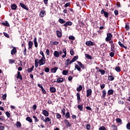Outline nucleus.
<instances>
[{"label":"nucleus","mask_w":130,"mask_h":130,"mask_svg":"<svg viewBox=\"0 0 130 130\" xmlns=\"http://www.w3.org/2000/svg\"><path fill=\"white\" fill-rule=\"evenodd\" d=\"M45 64V58H41V59H36L35 60V67L36 68H38V66H43Z\"/></svg>","instance_id":"f257e3e1"},{"label":"nucleus","mask_w":130,"mask_h":130,"mask_svg":"<svg viewBox=\"0 0 130 130\" xmlns=\"http://www.w3.org/2000/svg\"><path fill=\"white\" fill-rule=\"evenodd\" d=\"M113 36L111 33H108L107 34V37L105 39L106 41L107 42L108 41H110L111 39L112 38Z\"/></svg>","instance_id":"f03ea898"},{"label":"nucleus","mask_w":130,"mask_h":130,"mask_svg":"<svg viewBox=\"0 0 130 130\" xmlns=\"http://www.w3.org/2000/svg\"><path fill=\"white\" fill-rule=\"evenodd\" d=\"M101 14L102 15H103V14H104L105 18H108V16L109 15V14H108L107 12L104 11V9H102L101 10Z\"/></svg>","instance_id":"7ed1b4c3"},{"label":"nucleus","mask_w":130,"mask_h":130,"mask_svg":"<svg viewBox=\"0 0 130 130\" xmlns=\"http://www.w3.org/2000/svg\"><path fill=\"white\" fill-rule=\"evenodd\" d=\"M77 62L79 66V67L81 68V69H83V70H86V66L83 64V63H82V62H81L80 61H77Z\"/></svg>","instance_id":"20e7f679"},{"label":"nucleus","mask_w":130,"mask_h":130,"mask_svg":"<svg viewBox=\"0 0 130 130\" xmlns=\"http://www.w3.org/2000/svg\"><path fill=\"white\" fill-rule=\"evenodd\" d=\"M85 44L87 46H93L95 43L91 41H88L86 42Z\"/></svg>","instance_id":"39448f33"},{"label":"nucleus","mask_w":130,"mask_h":130,"mask_svg":"<svg viewBox=\"0 0 130 130\" xmlns=\"http://www.w3.org/2000/svg\"><path fill=\"white\" fill-rule=\"evenodd\" d=\"M72 25H73V22H72V21H67L63 25V26H64V27H68V26H72Z\"/></svg>","instance_id":"423d86ee"},{"label":"nucleus","mask_w":130,"mask_h":130,"mask_svg":"<svg viewBox=\"0 0 130 130\" xmlns=\"http://www.w3.org/2000/svg\"><path fill=\"white\" fill-rule=\"evenodd\" d=\"M64 122L66 125L67 126V127L72 126V124H70V122H69V120L65 119L64 120Z\"/></svg>","instance_id":"0eeeda50"},{"label":"nucleus","mask_w":130,"mask_h":130,"mask_svg":"<svg viewBox=\"0 0 130 130\" xmlns=\"http://www.w3.org/2000/svg\"><path fill=\"white\" fill-rule=\"evenodd\" d=\"M86 96L87 97H89V96H91V95H92V89H87L86 91Z\"/></svg>","instance_id":"6e6552de"},{"label":"nucleus","mask_w":130,"mask_h":130,"mask_svg":"<svg viewBox=\"0 0 130 130\" xmlns=\"http://www.w3.org/2000/svg\"><path fill=\"white\" fill-rule=\"evenodd\" d=\"M55 82L58 83H62V82H63V78H58V79H57V81H53L54 83H55Z\"/></svg>","instance_id":"1a4fd4ad"},{"label":"nucleus","mask_w":130,"mask_h":130,"mask_svg":"<svg viewBox=\"0 0 130 130\" xmlns=\"http://www.w3.org/2000/svg\"><path fill=\"white\" fill-rule=\"evenodd\" d=\"M78 58H79L78 56H74L73 58V59H72V60L70 62V63H73V62H75V61H76V60H77V59H78Z\"/></svg>","instance_id":"9d476101"},{"label":"nucleus","mask_w":130,"mask_h":130,"mask_svg":"<svg viewBox=\"0 0 130 130\" xmlns=\"http://www.w3.org/2000/svg\"><path fill=\"white\" fill-rule=\"evenodd\" d=\"M20 7H21V8H23V9H24V10H26V11L28 10V8L27 7V6L26 5H25L24 4L20 3Z\"/></svg>","instance_id":"9b49d317"},{"label":"nucleus","mask_w":130,"mask_h":130,"mask_svg":"<svg viewBox=\"0 0 130 130\" xmlns=\"http://www.w3.org/2000/svg\"><path fill=\"white\" fill-rule=\"evenodd\" d=\"M17 79H20V80H23V77H22V75H21V72H17Z\"/></svg>","instance_id":"f8f14e48"},{"label":"nucleus","mask_w":130,"mask_h":130,"mask_svg":"<svg viewBox=\"0 0 130 130\" xmlns=\"http://www.w3.org/2000/svg\"><path fill=\"white\" fill-rule=\"evenodd\" d=\"M17 53V49H16V47H14L13 49L11 50V54L12 55Z\"/></svg>","instance_id":"ddd939ff"},{"label":"nucleus","mask_w":130,"mask_h":130,"mask_svg":"<svg viewBox=\"0 0 130 130\" xmlns=\"http://www.w3.org/2000/svg\"><path fill=\"white\" fill-rule=\"evenodd\" d=\"M76 96L77 97L78 102H79V103L81 102V96H80V92H77V94H76Z\"/></svg>","instance_id":"4468645a"},{"label":"nucleus","mask_w":130,"mask_h":130,"mask_svg":"<svg viewBox=\"0 0 130 130\" xmlns=\"http://www.w3.org/2000/svg\"><path fill=\"white\" fill-rule=\"evenodd\" d=\"M33 46V43L32 41H29L28 42V49L30 50L32 48V46Z\"/></svg>","instance_id":"2eb2a0df"},{"label":"nucleus","mask_w":130,"mask_h":130,"mask_svg":"<svg viewBox=\"0 0 130 130\" xmlns=\"http://www.w3.org/2000/svg\"><path fill=\"white\" fill-rule=\"evenodd\" d=\"M114 49H115V45L114 44H111V51L114 52Z\"/></svg>","instance_id":"dca6fc26"},{"label":"nucleus","mask_w":130,"mask_h":130,"mask_svg":"<svg viewBox=\"0 0 130 130\" xmlns=\"http://www.w3.org/2000/svg\"><path fill=\"white\" fill-rule=\"evenodd\" d=\"M118 44L119 45H120V46L121 47H123V48H125V49H127V47L125 46L124 45H123V44L121 43V42H118Z\"/></svg>","instance_id":"f3484780"},{"label":"nucleus","mask_w":130,"mask_h":130,"mask_svg":"<svg viewBox=\"0 0 130 130\" xmlns=\"http://www.w3.org/2000/svg\"><path fill=\"white\" fill-rule=\"evenodd\" d=\"M41 120L45 121V122H47L49 121V118L47 117V118H45V119L44 117H41Z\"/></svg>","instance_id":"a211bd4d"},{"label":"nucleus","mask_w":130,"mask_h":130,"mask_svg":"<svg viewBox=\"0 0 130 130\" xmlns=\"http://www.w3.org/2000/svg\"><path fill=\"white\" fill-rule=\"evenodd\" d=\"M50 92H51V93H55V92L56 91V89H55V88L51 87L50 88Z\"/></svg>","instance_id":"6ab92c4d"},{"label":"nucleus","mask_w":130,"mask_h":130,"mask_svg":"<svg viewBox=\"0 0 130 130\" xmlns=\"http://www.w3.org/2000/svg\"><path fill=\"white\" fill-rule=\"evenodd\" d=\"M57 67H54V68H52L51 69V73H56V71L58 70Z\"/></svg>","instance_id":"aec40b11"},{"label":"nucleus","mask_w":130,"mask_h":130,"mask_svg":"<svg viewBox=\"0 0 130 130\" xmlns=\"http://www.w3.org/2000/svg\"><path fill=\"white\" fill-rule=\"evenodd\" d=\"M43 114H44V115H45V116H48V115H49V113H48V111L44 110L43 111Z\"/></svg>","instance_id":"412c9836"},{"label":"nucleus","mask_w":130,"mask_h":130,"mask_svg":"<svg viewBox=\"0 0 130 130\" xmlns=\"http://www.w3.org/2000/svg\"><path fill=\"white\" fill-rule=\"evenodd\" d=\"M54 55L55 57H59V53L57 51H55L54 53Z\"/></svg>","instance_id":"4be33fe9"},{"label":"nucleus","mask_w":130,"mask_h":130,"mask_svg":"<svg viewBox=\"0 0 130 130\" xmlns=\"http://www.w3.org/2000/svg\"><path fill=\"white\" fill-rule=\"evenodd\" d=\"M114 92V91H113V90L109 89L108 91L107 94H108V95H112Z\"/></svg>","instance_id":"5701e85b"},{"label":"nucleus","mask_w":130,"mask_h":130,"mask_svg":"<svg viewBox=\"0 0 130 130\" xmlns=\"http://www.w3.org/2000/svg\"><path fill=\"white\" fill-rule=\"evenodd\" d=\"M103 94L102 98H105V96H106V90L104 89L102 91Z\"/></svg>","instance_id":"b1692460"},{"label":"nucleus","mask_w":130,"mask_h":130,"mask_svg":"<svg viewBox=\"0 0 130 130\" xmlns=\"http://www.w3.org/2000/svg\"><path fill=\"white\" fill-rule=\"evenodd\" d=\"M77 107L78 109H79L80 111H83V105H78Z\"/></svg>","instance_id":"393cba45"},{"label":"nucleus","mask_w":130,"mask_h":130,"mask_svg":"<svg viewBox=\"0 0 130 130\" xmlns=\"http://www.w3.org/2000/svg\"><path fill=\"white\" fill-rule=\"evenodd\" d=\"M45 15V11H42L40 12V16L42 17L43 18L44 16Z\"/></svg>","instance_id":"a878e982"},{"label":"nucleus","mask_w":130,"mask_h":130,"mask_svg":"<svg viewBox=\"0 0 130 130\" xmlns=\"http://www.w3.org/2000/svg\"><path fill=\"white\" fill-rule=\"evenodd\" d=\"M59 43L57 41H55V42H51L50 44L51 45H58V44Z\"/></svg>","instance_id":"bb28decb"},{"label":"nucleus","mask_w":130,"mask_h":130,"mask_svg":"<svg viewBox=\"0 0 130 130\" xmlns=\"http://www.w3.org/2000/svg\"><path fill=\"white\" fill-rule=\"evenodd\" d=\"M63 52L64 54L62 56V58H64L67 56V50L66 49H63Z\"/></svg>","instance_id":"cd10ccee"},{"label":"nucleus","mask_w":130,"mask_h":130,"mask_svg":"<svg viewBox=\"0 0 130 130\" xmlns=\"http://www.w3.org/2000/svg\"><path fill=\"white\" fill-rule=\"evenodd\" d=\"M56 34H57V37H58V38H60V37H61L62 34L60 32V31L57 30Z\"/></svg>","instance_id":"c85d7f7f"},{"label":"nucleus","mask_w":130,"mask_h":130,"mask_svg":"<svg viewBox=\"0 0 130 130\" xmlns=\"http://www.w3.org/2000/svg\"><path fill=\"white\" fill-rule=\"evenodd\" d=\"M65 117L66 118H71V115L70 114V112H68L65 114Z\"/></svg>","instance_id":"c756f323"},{"label":"nucleus","mask_w":130,"mask_h":130,"mask_svg":"<svg viewBox=\"0 0 130 130\" xmlns=\"http://www.w3.org/2000/svg\"><path fill=\"white\" fill-rule=\"evenodd\" d=\"M83 89V87H82V85H80L78 88H77V92H80V91H82V89Z\"/></svg>","instance_id":"7c9ffc66"},{"label":"nucleus","mask_w":130,"mask_h":130,"mask_svg":"<svg viewBox=\"0 0 130 130\" xmlns=\"http://www.w3.org/2000/svg\"><path fill=\"white\" fill-rule=\"evenodd\" d=\"M59 22L60 23V24H64V23H66V20H63V19L59 18Z\"/></svg>","instance_id":"2f4dec72"},{"label":"nucleus","mask_w":130,"mask_h":130,"mask_svg":"<svg viewBox=\"0 0 130 130\" xmlns=\"http://www.w3.org/2000/svg\"><path fill=\"white\" fill-rule=\"evenodd\" d=\"M116 121L117 123H121V122H122V120H121V119H120L119 118H116Z\"/></svg>","instance_id":"473e14b6"},{"label":"nucleus","mask_w":130,"mask_h":130,"mask_svg":"<svg viewBox=\"0 0 130 130\" xmlns=\"http://www.w3.org/2000/svg\"><path fill=\"white\" fill-rule=\"evenodd\" d=\"M85 56L86 57V58H88V59H92V56L89 55V54H85Z\"/></svg>","instance_id":"72a5a7b5"},{"label":"nucleus","mask_w":130,"mask_h":130,"mask_svg":"<svg viewBox=\"0 0 130 130\" xmlns=\"http://www.w3.org/2000/svg\"><path fill=\"white\" fill-rule=\"evenodd\" d=\"M68 74H69V71H67V70H63L62 71V74L64 75V76H67V75H68Z\"/></svg>","instance_id":"f704fd0d"},{"label":"nucleus","mask_w":130,"mask_h":130,"mask_svg":"<svg viewBox=\"0 0 130 130\" xmlns=\"http://www.w3.org/2000/svg\"><path fill=\"white\" fill-rule=\"evenodd\" d=\"M108 80H109V81H113V80H114V77H113L112 76H109Z\"/></svg>","instance_id":"c9c22d12"},{"label":"nucleus","mask_w":130,"mask_h":130,"mask_svg":"<svg viewBox=\"0 0 130 130\" xmlns=\"http://www.w3.org/2000/svg\"><path fill=\"white\" fill-rule=\"evenodd\" d=\"M34 69V66H32L31 68H28V69H27V72H28V73H31V72L33 71V69Z\"/></svg>","instance_id":"e433bc0d"},{"label":"nucleus","mask_w":130,"mask_h":130,"mask_svg":"<svg viewBox=\"0 0 130 130\" xmlns=\"http://www.w3.org/2000/svg\"><path fill=\"white\" fill-rule=\"evenodd\" d=\"M115 71L117 72V73H119V72H120L121 70L120 69V68H119V67H116L115 68Z\"/></svg>","instance_id":"4c0bfd02"},{"label":"nucleus","mask_w":130,"mask_h":130,"mask_svg":"<svg viewBox=\"0 0 130 130\" xmlns=\"http://www.w3.org/2000/svg\"><path fill=\"white\" fill-rule=\"evenodd\" d=\"M69 39L70 40H75L76 38L74 37V36H70L69 37Z\"/></svg>","instance_id":"58836bf2"},{"label":"nucleus","mask_w":130,"mask_h":130,"mask_svg":"<svg viewBox=\"0 0 130 130\" xmlns=\"http://www.w3.org/2000/svg\"><path fill=\"white\" fill-rule=\"evenodd\" d=\"M26 120L29 122H32V119L30 117H26Z\"/></svg>","instance_id":"ea45409f"},{"label":"nucleus","mask_w":130,"mask_h":130,"mask_svg":"<svg viewBox=\"0 0 130 130\" xmlns=\"http://www.w3.org/2000/svg\"><path fill=\"white\" fill-rule=\"evenodd\" d=\"M99 72H100V73H101V75H104L105 74V71L100 69L99 70Z\"/></svg>","instance_id":"a19ab883"},{"label":"nucleus","mask_w":130,"mask_h":130,"mask_svg":"<svg viewBox=\"0 0 130 130\" xmlns=\"http://www.w3.org/2000/svg\"><path fill=\"white\" fill-rule=\"evenodd\" d=\"M11 9H12V10H16V9H17V5L13 4L11 6Z\"/></svg>","instance_id":"79ce46f5"},{"label":"nucleus","mask_w":130,"mask_h":130,"mask_svg":"<svg viewBox=\"0 0 130 130\" xmlns=\"http://www.w3.org/2000/svg\"><path fill=\"white\" fill-rule=\"evenodd\" d=\"M16 126H18V127H21V122H20V121H17L16 122Z\"/></svg>","instance_id":"37998d69"},{"label":"nucleus","mask_w":130,"mask_h":130,"mask_svg":"<svg viewBox=\"0 0 130 130\" xmlns=\"http://www.w3.org/2000/svg\"><path fill=\"white\" fill-rule=\"evenodd\" d=\"M90 127H91L90 124H87L86 125V129L87 130H90Z\"/></svg>","instance_id":"c03bdc74"},{"label":"nucleus","mask_w":130,"mask_h":130,"mask_svg":"<svg viewBox=\"0 0 130 130\" xmlns=\"http://www.w3.org/2000/svg\"><path fill=\"white\" fill-rule=\"evenodd\" d=\"M40 54L42 56V58H45V56H44V53H43V51H40Z\"/></svg>","instance_id":"a18cd8bd"},{"label":"nucleus","mask_w":130,"mask_h":130,"mask_svg":"<svg viewBox=\"0 0 130 130\" xmlns=\"http://www.w3.org/2000/svg\"><path fill=\"white\" fill-rule=\"evenodd\" d=\"M99 130H107V129L105 128L104 126H102L99 127Z\"/></svg>","instance_id":"49530a36"},{"label":"nucleus","mask_w":130,"mask_h":130,"mask_svg":"<svg viewBox=\"0 0 130 130\" xmlns=\"http://www.w3.org/2000/svg\"><path fill=\"white\" fill-rule=\"evenodd\" d=\"M127 129H130V122H128L126 125Z\"/></svg>","instance_id":"de8ad7c7"},{"label":"nucleus","mask_w":130,"mask_h":130,"mask_svg":"<svg viewBox=\"0 0 130 130\" xmlns=\"http://www.w3.org/2000/svg\"><path fill=\"white\" fill-rule=\"evenodd\" d=\"M61 112L62 113L63 116H64V115H66V109H62L61 110Z\"/></svg>","instance_id":"09e8293b"},{"label":"nucleus","mask_w":130,"mask_h":130,"mask_svg":"<svg viewBox=\"0 0 130 130\" xmlns=\"http://www.w3.org/2000/svg\"><path fill=\"white\" fill-rule=\"evenodd\" d=\"M3 34L5 37H7V38H10V36L7 32H4Z\"/></svg>","instance_id":"8fccbe9b"},{"label":"nucleus","mask_w":130,"mask_h":130,"mask_svg":"<svg viewBox=\"0 0 130 130\" xmlns=\"http://www.w3.org/2000/svg\"><path fill=\"white\" fill-rule=\"evenodd\" d=\"M125 28L126 29V31H128V30H129V25L125 24Z\"/></svg>","instance_id":"3c124183"},{"label":"nucleus","mask_w":130,"mask_h":130,"mask_svg":"<svg viewBox=\"0 0 130 130\" xmlns=\"http://www.w3.org/2000/svg\"><path fill=\"white\" fill-rule=\"evenodd\" d=\"M23 54L24 55H26L27 54V49L26 48V47H25L24 50L23 51Z\"/></svg>","instance_id":"603ef678"},{"label":"nucleus","mask_w":130,"mask_h":130,"mask_svg":"<svg viewBox=\"0 0 130 130\" xmlns=\"http://www.w3.org/2000/svg\"><path fill=\"white\" fill-rule=\"evenodd\" d=\"M71 5V3H67L64 5V7L65 8H68V7H69V6Z\"/></svg>","instance_id":"864d4df0"},{"label":"nucleus","mask_w":130,"mask_h":130,"mask_svg":"<svg viewBox=\"0 0 130 130\" xmlns=\"http://www.w3.org/2000/svg\"><path fill=\"white\" fill-rule=\"evenodd\" d=\"M6 114L7 117H8V118L11 117V114H10V113H9V112H6Z\"/></svg>","instance_id":"5fc2aeb1"},{"label":"nucleus","mask_w":130,"mask_h":130,"mask_svg":"<svg viewBox=\"0 0 130 130\" xmlns=\"http://www.w3.org/2000/svg\"><path fill=\"white\" fill-rule=\"evenodd\" d=\"M118 103L119 104H121V105H123V104H124V102L123 101H119L118 102Z\"/></svg>","instance_id":"6e6d98bb"},{"label":"nucleus","mask_w":130,"mask_h":130,"mask_svg":"<svg viewBox=\"0 0 130 130\" xmlns=\"http://www.w3.org/2000/svg\"><path fill=\"white\" fill-rule=\"evenodd\" d=\"M110 56H111V57H113V56H114V53L113 52H110Z\"/></svg>","instance_id":"4d7b16f0"},{"label":"nucleus","mask_w":130,"mask_h":130,"mask_svg":"<svg viewBox=\"0 0 130 130\" xmlns=\"http://www.w3.org/2000/svg\"><path fill=\"white\" fill-rule=\"evenodd\" d=\"M3 100H5L6 98H7V94H5L2 96Z\"/></svg>","instance_id":"13d9d810"},{"label":"nucleus","mask_w":130,"mask_h":130,"mask_svg":"<svg viewBox=\"0 0 130 130\" xmlns=\"http://www.w3.org/2000/svg\"><path fill=\"white\" fill-rule=\"evenodd\" d=\"M114 14L115 15V16H117V15H118V10H115Z\"/></svg>","instance_id":"bf43d9fd"},{"label":"nucleus","mask_w":130,"mask_h":130,"mask_svg":"<svg viewBox=\"0 0 130 130\" xmlns=\"http://www.w3.org/2000/svg\"><path fill=\"white\" fill-rule=\"evenodd\" d=\"M72 80H73V77H72L71 76H69L68 77V80L70 81V82H71Z\"/></svg>","instance_id":"052dcab7"},{"label":"nucleus","mask_w":130,"mask_h":130,"mask_svg":"<svg viewBox=\"0 0 130 130\" xmlns=\"http://www.w3.org/2000/svg\"><path fill=\"white\" fill-rule=\"evenodd\" d=\"M86 108L87 110L92 111V108L89 106L86 107Z\"/></svg>","instance_id":"680f3d73"},{"label":"nucleus","mask_w":130,"mask_h":130,"mask_svg":"<svg viewBox=\"0 0 130 130\" xmlns=\"http://www.w3.org/2000/svg\"><path fill=\"white\" fill-rule=\"evenodd\" d=\"M45 72H46V73H48V72H49V68H46L45 69Z\"/></svg>","instance_id":"e2e57ef3"},{"label":"nucleus","mask_w":130,"mask_h":130,"mask_svg":"<svg viewBox=\"0 0 130 130\" xmlns=\"http://www.w3.org/2000/svg\"><path fill=\"white\" fill-rule=\"evenodd\" d=\"M60 117H61V115H60V114H57L56 118L59 119V118H60Z\"/></svg>","instance_id":"0e129e2a"},{"label":"nucleus","mask_w":130,"mask_h":130,"mask_svg":"<svg viewBox=\"0 0 130 130\" xmlns=\"http://www.w3.org/2000/svg\"><path fill=\"white\" fill-rule=\"evenodd\" d=\"M38 86L39 87V88H41L42 90H43V86H42V85L38 84Z\"/></svg>","instance_id":"69168bd1"},{"label":"nucleus","mask_w":130,"mask_h":130,"mask_svg":"<svg viewBox=\"0 0 130 130\" xmlns=\"http://www.w3.org/2000/svg\"><path fill=\"white\" fill-rule=\"evenodd\" d=\"M70 54L72 55H74V50H73V49L70 50Z\"/></svg>","instance_id":"338daca9"},{"label":"nucleus","mask_w":130,"mask_h":130,"mask_svg":"<svg viewBox=\"0 0 130 130\" xmlns=\"http://www.w3.org/2000/svg\"><path fill=\"white\" fill-rule=\"evenodd\" d=\"M5 129V126H0V130H4Z\"/></svg>","instance_id":"774afa93"}]
</instances>
